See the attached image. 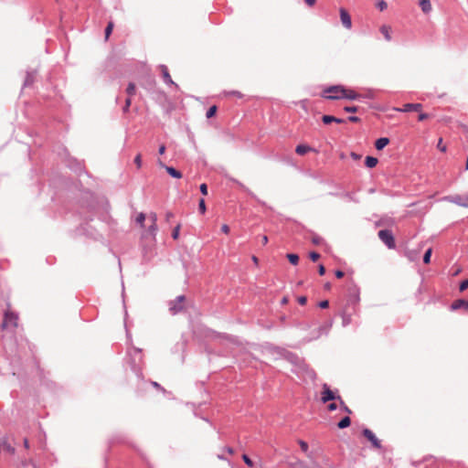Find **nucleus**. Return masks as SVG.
Wrapping results in <instances>:
<instances>
[{
	"instance_id": "nucleus-1",
	"label": "nucleus",
	"mask_w": 468,
	"mask_h": 468,
	"mask_svg": "<svg viewBox=\"0 0 468 468\" xmlns=\"http://www.w3.org/2000/svg\"><path fill=\"white\" fill-rule=\"evenodd\" d=\"M128 355L131 357L130 365L132 370L136 374L138 378L142 376V370L140 364L143 362L144 356L142 355V349L138 347H133V350L128 351Z\"/></svg>"
},
{
	"instance_id": "nucleus-2",
	"label": "nucleus",
	"mask_w": 468,
	"mask_h": 468,
	"mask_svg": "<svg viewBox=\"0 0 468 468\" xmlns=\"http://www.w3.org/2000/svg\"><path fill=\"white\" fill-rule=\"evenodd\" d=\"M360 291L355 282L350 279L346 284L347 304L356 305L360 301Z\"/></svg>"
},
{
	"instance_id": "nucleus-3",
	"label": "nucleus",
	"mask_w": 468,
	"mask_h": 468,
	"mask_svg": "<svg viewBox=\"0 0 468 468\" xmlns=\"http://www.w3.org/2000/svg\"><path fill=\"white\" fill-rule=\"evenodd\" d=\"M323 390L321 392V401L325 404L329 401L333 400H341V397L337 395V389L335 391L332 390L330 387L324 383L322 386Z\"/></svg>"
},
{
	"instance_id": "nucleus-4",
	"label": "nucleus",
	"mask_w": 468,
	"mask_h": 468,
	"mask_svg": "<svg viewBox=\"0 0 468 468\" xmlns=\"http://www.w3.org/2000/svg\"><path fill=\"white\" fill-rule=\"evenodd\" d=\"M379 239L388 248L394 249L396 247L394 235L389 229H380L378 233Z\"/></svg>"
},
{
	"instance_id": "nucleus-5",
	"label": "nucleus",
	"mask_w": 468,
	"mask_h": 468,
	"mask_svg": "<svg viewBox=\"0 0 468 468\" xmlns=\"http://www.w3.org/2000/svg\"><path fill=\"white\" fill-rule=\"evenodd\" d=\"M324 99L326 100H330V101H335V100H340V99H348V100H357L358 98H360V95L358 93H356L355 90H348V89H346L345 88V92L343 93V95H322Z\"/></svg>"
},
{
	"instance_id": "nucleus-6",
	"label": "nucleus",
	"mask_w": 468,
	"mask_h": 468,
	"mask_svg": "<svg viewBox=\"0 0 468 468\" xmlns=\"http://www.w3.org/2000/svg\"><path fill=\"white\" fill-rule=\"evenodd\" d=\"M186 300L185 295H178L175 300L169 302V312L172 314H177L184 309L183 303Z\"/></svg>"
},
{
	"instance_id": "nucleus-7",
	"label": "nucleus",
	"mask_w": 468,
	"mask_h": 468,
	"mask_svg": "<svg viewBox=\"0 0 468 468\" xmlns=\"http://www.w3.org/2000/svg\"><path fill=\"white\" fill-rule=\"evenodd\" d=\"M17 321H18L17 314L7 311L5 313V317H4V321L2 324V327L3 328H6L8 326L16 327Z\"/></svg>"
},
{
	"instance_id": "nucleus-8",
	"label": "nucleus",
	"mask_w": 468,
	"mask_h": 468,
	"mask_svg": "<svg viewBox=\"0 0 468 468\" xmlns=\"http://www.w3.org/2000/svg\"><path fill=\"white\" fill-rule=\"evenodd\" d=\"M362 434L364 437H366L371 442V444L374 448H376V449L381 448L380 441L376 437L375 433L371 430L365 428L362 431Z\"/></svg>"
},
{
	"instance_id": "nucleus-9",
	"label": "nucleus",
	"mask_w": 468,
	"mask_h": 468,
	"mask_svg": "<svg viewBox=\"0 0 468 468\" xmlns=\"http://www.w3.org/2000/svg\"><path fill=\"white\" fill-rule=\"evenodd\" d=\"M443 199L447 200L449 202H452L453 204H456L458 206H461L463 207H468V197L455 195V196L445 197Z\"/></svg>"
},
{
	"instance_id": "nucleus-10",
	"label": "nucleus",
	"mask_w": 468,
	"mask_h": 468,
	"mask_svg": "<svg viewBox=\"0 0 468 468\" xmlns=\"http://www.w3.org/2000/svg\"><path fill=\"white\" fill-rule=\"evenodd\" d=\"M340 20L344 27L350 29L352 27V19L349 13L344 7L339 9Z\"/></svg>"
},
{
	"instance_id": "nucleus-11",
	"label": "nucleus",
	"mask_w": 468,
	"mask_h": 468,
	"mask_svg": "<svg viewBox=\"0 0 468 468\" xmlns=\"http://www.w3.org/2000/svg\"><path fill=\"white\" fill-rule=\"evenodd\" d=\"M160 69H161V72H162V76H163V80H164V82L166 84V85H170V86H174L176 90L179 89L178 85L173 81L169 72H168V69L165 65H160L159 66Z\"/></svg>"
},
{
	"instance_id": "nucleus-12",
	"label": "nucleus",
	"mask_w": 468,
	"mask_h": 468,
	"mask_svg": "<svg viewBox=\"0 0 468 468\" xmlns=\"http://www.w3.org/2000/svg\"><path fill=\"white\" fill-rule=\"evenodd\" d=\"M158 165L161 167L165 168L166 173L173 178L179 179L182 177V173L179 170L176 169L175 167L165 165L161 160L158 161Z\"/></svg>"
},
{
	"instance_id": "nucleus-13",
	"label": "nucleus",
	"mask_w": 468,
	"mask_h": 468,
	"mask_svg": "<svg viewBox=\"0 0 468 468\" xmlns=\"http://www.w3.org/2000/svg\"><path fill=\"white\" fill-rule=\"evenodd\" d=\"M345 92V87L342 85H333L328 88H326L324 90L323 95H326L325 93H329L328 95H343Z\"/></svg>"
},
{
	"instance_id": "nucleus-14",
	"label": "nucleus",
	"mask_w": 468,
	"mask_h": 468,
	"mask_svg": "<svg viewBox=\"0 0 468 468\" xmlns=\"http://www.w3.org/2000/svg\"><path fill=\"white\" fill-rule=\"evenodd\" d=\"M461 308H463L464 310L468 311V300L464 299H458L455 300L450 306V309L452 311H457Z\"/></svg>"
},
{
	"instance_id": "nucleus-15",
	"label": "nucleus",
	"mask_w": 468,
	"mask_h": 468,
	"mask_svg": "<svg viewBox=\"0 0 468 468\" xmlns=\"http://www.w3.org/2000/svg\"><path fill=\"white\" fill-rule=\"evenodd\" d=\"M67 165L76 173H80L83 170L82 164L74 158H69Z\"/></svg>"
},
{
	"instance_id": "nucleus-16",
	"label": "nucleus",
	"mask_w": 468,
	"mask_h": 468,
	"mask_svg": "<svg viewBox=\"0 0 468 468\" xmlns=\"http://www.w3.org/2000/svg\"><path fill=\"white\" fill-rule=\"evenodd\" d=\"M330 195L339 197L344 198V199H346L347 201H352V202H355V203H358L359 202V200L356 197L355 193H352V192L330 193Z\"/></svg>"
},
{
	"instance_id": "nucleus-17",
	"label": "nucleus",
	"mask_w": 468,
	"mask_h": 468,
	"mask_svg": "<svg viewBox=\"0 0 468 468\" xmlns=\"http://www.w3.org/2000/svg\"><path fill=\"white\" fill-rule=\"evenodd\" d=\"M422 108V104L420 103H406L404 104L402 109H397V111L409 112H418Z\"/></svg>"
},
{
	"instance_id": "nucleus-18",
	"label": "nucleus",
	"mask_w": 468,
	"mask_h": 468,
	"mask_svg": "<svg viewBox=\"0 0 468 468\" xmlns=\"http://www.w3.org/2000/svg\"><path fill=\"white\" fill-rule=\"evenodd\" d=\"M37 74V70H27V75L23 83V87H29L31 86L35 81V77Z\"/></svg>"
},
{
	"instance_id": "nucleus-19",
	"label": "nucleus",
	"mask_w": 468,
	"mask_h": 468,
	"mask_svg": "<svg viewBox=\"0 0 468 468\" xmlns=\"http://www.w3.org/2000/svg\"><path fill=\"white\" fill-rule=\"evenodd\" d=\"M233 182L238 186V187L241 191L245 192L247 195H249L250 197H252L256 201L261 202L260 199L257 197V196L253 192H251L246 186H244L241 182H239V180H236V179H233Z\"/></svg>"
},
{
	"instance_id": "nucleus-20",
	"label": "nucleus",
	"mask_w": 468,
	"mask_h": 468,
	"mask_svg": "<svg viewBox=\"0 0 468 468\" xmlns=\"http://www.w3.org/2000/svg\"><path fill=\"white\" fill-rule=\"evenodd\" d=\"M296 154L299 155H303L308 152H317L316 149L307 145V144H298L295 148Z\"/></svg>"
},
{
	"instance_id": "nucleus-21",
	"label": "nucleus",
	"mask_w": 468,
	"mask_h": 468,
	"mask_svg": "<svg viewBox=\"0 0 468 468\" xmlns=\"http://www.w3.org/2000/svg\"><path fill=\"white\" fill-rule=\"evenodd\" d=\"M389 144V139L388 137H380L376 140L375 147L378 151L383 150Z\"/></svg>"
},
{
	"instance_id": "nucleus-22",
	"label": "nucleus",
	"mask_w": 468,
	"mask_h": 468,
	"mask_svg": "<svg viewBox=\"0 0 468 468\" xmlns=\"http://www.w3.org/2000/svg\"><path fill=\"white\" fill-rule=\"evenodd\" d=\"M284 357L286 358V360H288L289 362H291L292 364H294V365H297L300 362L299 356L296 354L290 352V351L285 352Z\"/></svg>"
},
{
	"instance_id": "nucleus-23",
	"label": "nucleus",
	"mask_w": 468,
	"mask_h": 468,
	"mask_svg": "<svg viewBox=\"0 0 468 468\" xmlns=\"http://www.w3.org/2000/svg\"><path fill=\"white\" fill-rule=\"evenodd\" d=\"M378 163V160L377 157H374V156H367L366 159H365V165L367 167V168H373L375 167Z\"/></svg>"
},
{
	"instance_id": "nucleus-24",
	"label": "nucleus",
	"mask_w": 468,
	"mask_h": 468,
	"mask_svg": "<svg viewBox=\"0 0 468 468\" xmlns=\"http://www.w3.org/2000/svg\"><path fill=\"white\" fill-rule=\"evenodd\" d=\"M420 6L423 13L428 14L431 11L430 0H420Z\"/></svg>"
},
{
	"instance_id": "nucleus-25",
	"label": "nucleus",
	"mask_w": 468,
	"mask_h": 468,
	"mask_svg": "<svg viewBox=\"0 0 468 468\" xmlns=\"http://www.w3.org/2000/svg\"><path fill=\"white\" fill-rule=\"evenodd\" d=\"M350 424H351V419L348 416H346L338 421L337 427L339 429L343 430V429L349 427Z\"/></svg>"
},
{
	"instance_id": "nucleus-26",
	"label": "nucleus",
	"mask_w": 468,
	"mask_h": 468,
	"mask_svg": "<svg viewBox=\"0 0 468 468\" xmlns=\"http://www.w3.org/2000/svg\"><path fill=\"white\" fill-rule=\"evenodd\" d=\"M379 30H380L381 34L384 36V37H385V39L387 41H390L391 40V36H390V33H389V31H390L389 27H388L386 25H383V26L380 27Z\"/></svg>"
},
{
	"instance_id": "nucleus-27",
	"label": "nucleus",
	"mask_w": 468,
	"mask_h": 468,
	"mask_svg": "<svg viewBox=\"0 0 468 468\" xmlns=\"http://www.w3.org/2000/svg\"><path fill=\"white\" fill-rule=\"evenodd\" d=\"M288 261H290L291 264L292 265H297L298 262H299V256L295 253H288L286 255Z\"/></svg>"
},
{
	"instance_id": "nucleus-28",
	"label": "nucleus",
	"mask_w": 468,
	"mask_h": 468,
	"mask_svg": "<svg viewBox=\"0 0 468 468\" xmlns=\"http://www.w3.org/2000/svg\"><path fill=\"white\" fill-rule=\"evenodd\" d=\"M135 84L133 82H129L127 88H126V92L128 94L129 97H132L135 94Z\"/></svg>"
},
{
	"instance_id": "nucleus-29",
	"label": "nucleus",
	"mask_w": 468,
	"mask_h": 468,
	"mask_svg": "<svg viewBox=\"0 0 468 468\" xmlns=\"http://www.w3.org/2000/svg\"><path fill=\"white\" fill-rule=\"evenodd\" d=\"M342 319H343V326H346L351 323V315L349 314H346V311L342 314Z\"/></svg>"
},
{
	"instance_id": "nucleus-30",
	"label": "nucleus",
	"mask_w": 468,
	"mask_h": 468,
	"mask_svg": "<svg viewBox=\"0 0 468 468\" xmlns=\"http://www.w3.org/2000/svg\"><path fill=\"white\" fill-rule=\"evenodd\" d=\"M431 253H432V250L430 248L428 249L424 255H423V262L425 264H429L431 262Z\"/></svg>"
},
{
	"instance_id": "nucleus-31",
	"label": "nucleus",
	"mask_w": 468,
	"mask_h": 468,
	"mask_svg": "<svg viewBox=\"0 0 468 468\" xmlns=\"http://www.w3.org/2000/svg\"><path fill=\"white\" fill-rule=\"evenodd\" d=\"M217 110L218 108L216 105L209 107L206 113L207 118L209 119L215 116V114L217 113Z\"/></svg>"
},
{
	"instance_id": "nucleus-32",
	"label": "nucleus",
	"mask_w": 468,
	"mask_h": 468,
	"mask_svg": "<svg viewBox=\"0 0 468 468\" xmlns=\"http://www.w3.org/2000/svg\"><path fill=\"white\" fill-rule=\"evenodd\" d=\"M158 230L157 224L151 223L148 227V232L154 238Z\"/></svg>"
},
{
	"instance_id": "nucleus-33",
	"label": "nucleus",
	"mask_w": 468,
	"mask_h": 468,
	"mask_svg": "<svg viewBox=\"0 0 468 468\" xmlns=\"http://www.w3.org/2000/svg\"><path fill=\"white\" fill-rule=\"evenodd\" d=\"M145 214L141 212L136 218V222L143 228L144 226Z\"/></svg>"
},
{
	"instance_id": "nucleus-34",
	"label": "nucleus",
	"mask_w": 468,
	"mask_h": 468,
	"mask_svg": "<svg viewBox=\"0 0 468 468\" xmlns=\"http://www.w3.org/2000/svg\"><path fill=\"white\" fill-rule=\"evenodd\" d=\"M334 121H335V116H333V115H323V117H322V122L324 124H330V123L334 122Z\"/></svg>"
},
{
	"instance_id": "nucleus-35",
	"label": "nucleus",
	"mask_w": 468,
	"mask_h": 468,
	"mask_svg": "<svg viewBox=\"0 0 468 468\" xmlns=\"http://www.w3.org/2000/svg\"><path fill=\"white\" fill-rule=\"evenodd\" d=\"M3 448L5 451H6L10 454H14L16 452V449L11 444H9L7 442L3 443Z\"/></svg>"
},
{
	"instance_id": "nucleus-36",
	"label": "nucleus",
	"mask_w": 468,
	"mask_h": 468,
	"mask_svg": "<svg viewBox=\"0 0 468 468\" xmlns=\"http://www.w3.org/2000/svg\"><path fill=\"white\" fill-rule=\"evenodd\" d=\"M198 210H199L200 214L206 213L207 207H206V203H205L204 198H201L198 202Z\"/></svg>"
},
{
	"instance_id": "nucleus-37",
	"label": "nucleus",
	"mask_w": 468,
	"mask_h": 468,
	"mask_svg": "<svg viewBox=\"0 0 468 468\" xmlns=\"http://www.w3.org/2000/svg\"><path fill=\"white\" fill-rule=\"evenodd\" d=\"M112 28H113V23L112 22H110L107 27H105V30H104V33H105V37L108 38L110 37V35L112 34Z\"/></svg>"
},
{
	"instance_id": "nucleus-38",
	"label": "nucleus",
	"mask_w": 468,
	"mask_h": 468,
	"mask_svg": "<svg viewBox=\"0 0 468 468\" xmlns=\"http://www.w3.org/2000/svg\"><path fill=\"white\" fill-rule=\"evenodd\" d=\"M180 227H181V226H180V224H177V225L175 227V229H173V231H172V238H173L174 239H178V237H179V232H180Z\"/></svg>"
},
{
	"instance_id": "nucleus-39",
	"label": "nucleus",
	"mask_w": 468,
	"mask_h": 468,
	"mask_svg": "<svg viewBox=\"0 0 468 468\" xmlns=\"http://www.w3.org/2000/svg\"><path fill=\"white\" fill-rule=\"evenodd\" d=\"M339 403H340V410L348 413V414H351L352 411L346 405V403L344 402V400L341 399V400H338Z\"/></svg>"
},
{
	"instance_id": "nucleus-40",
	"label": "nucleus",
	"mask_w": 468,
	"mask_h": 468,
	"mask_svg": "<svg viewBox=\"0 0 468 468\" xmlns=\"http://www.w3.org/2000/svg\"><path fill=\"white\" fill-rule=\"evenodd\" d=\"M224 94L226 96H236L238 98H242L241 92H239L238 90L224 91Z\"/></svg>"
},
{
	"instance_id": "nucleus-41",
	"label": "nucleus",
	"mask_w": 468,
	"mask_h": 468,
	"mask_svg": "<svg viewBox=\"0 0 468 468\" xmlns=\"http://www.w3.org/2000/svg\"><path fill=\"white\" fill-rule=\"evenodd\" d=\"M320 257H321V256H320V254H319L318 252H316V251H311V252L309 253V258H310V260H311L312 261H318V260L320 259Z\"/></svg>"
},
{
	"instance_id": "nucleus-42",
	"label": "nucleus",
	"mask_w": 468,
	"mask_h": 468,
	"mask_svg": "<svg viewBox=\"0 0 468 468\" xmlns=\"http://www.w3.org/2000/svg\"><path fill=\"white\" fill-rule=\"evenodd\" d=\"M299 445H300L301 450L303 452H308L309 446H308V443L306 441H304L303 440H300L299 441Z\"/></svg>"
},
{
	"instance_id": "nucleus-43",
	"label": "nucleus",
	"mask_w": 468,
	"mask_h": 468,
	"mask_svg": "<svg viewBox=\"0 0 468 468\" xmlns=\"http://www.w3.org/2000/svg\"><path fill=\"white\" fill-rule=\"evenodd\" d=\"M466 289H468V279L462 281L459 285L460 292H463Z\"/></svg>"
},
{
	"instance_id": "nucleus-44",
	"label": "nucleus",
	"mask_w": 468,
	"mask_h": 468,
	"mask_svg": "<svg viewBox=\"0 0 468 468\" xmlns=\"http://www.w3.org/2000/svg\"><path fill=\"white\" fill-rule=\"evenodd\" d=\"M242 460L249 467H253V462L247 454L242 455Z\"/></svg>"
},
{
	"instance_id": "nucleus-45",
	"label": "nucleus",
	"mask_w": 468,
	"mask_h": 468,
	"mask_svg": "<svg viewBox=\"0 0 468 468\" xmlns=\"http://www.w3.org/2000/svg\"><path fill=\"white\" fill-rule=\"evenodd\" d=\"M312 242L314 244V245H320L322 242H323V239L318 236V235H314L313 238H312Z\"/></svg>"
},
{
	"instance_id": "nucleus-46",
	"label": "nucleus",
	"mask_w": 468,
	"mask_h": 468,
	"mask_svg": "<svg viewBox=\"0 0 468 468\" xmlns=\"http://www.w3.org/2000/svg\"><path fill=\"white\" fill-rule=\"evenodd\" d=\"M358 110L357 106H345L344 111L346 112H356Z\"/></svg>"
},
{
	"instance_id": "nucleus-47",
	"label": "nucleus",
	"mask_w": 468,
	"mask_h": 468,
	"mask_svg": "<svg viewBox=\"0 0 468 468\" xmlns=\"http://www.w3.org/2000/svg\"><path fill=\"white\" fill-rule=\"evenodd\" d=\"M437 148H438L441 152H446V149H447V148H446V145H444V144H442V139H441V138H440V139H439V142H438V144H437Z\"/></svg>"
},
{
	"instance_id": "nucleus-48",
	"label": "nucleus",
	"mask_w": 468,
	"mask_h": 468,
	"mask_svg": "<svg viewBox=\"0 0 468 468\" xmlns=\"http://www.w3.org/2000/svg\"><path fill=\"white\" fill-rule=\"evenodd\" d=\"M199 190H200L202 195H204V196L207 195V184H205V183L201 184L200 186H199Z\"/></svg>"
},
{
	"instance_id": "nucleus-49",
	"label": "nucleus",
	"mask_w": 468,
	"mask_h": 468,
	"mask_svg": "<svg viewBox=\"0 0 468 468\" xmlns=\"http://www.w3.org/2000/svg\"><path fill=\"white\" fill-rule=\"evenodd\" d=\"M134 163L137 168H140L142 166V157L140 154L135 156Z\"/></svg>"
},
{
	"instance_id": "nucleus-50",
	"label": "nucleus",
	"mask_w": 468,
	"mask_h": 468,
	"mask_svg": "<svg viewBox=\"0 0 468 468\" xmlns=\"http://www.w3.org/2000/svg\"><path fill=\"white\" fill-rule=\"evenodd\" d=\"M149 219L151 223L157 224V214L154 212L150 213Z\"/></svg>"
},
{
	"instance_id": "nucleus-51",
	"label": "nucleus",
	"mask_w": 468,
	"mask_h": 468,
	"mask_svg": "<svg viewBox=\"0 0 468 468\" xmlns=\"http://www.w3.org/2000/svg\"><path fill=\"white\" fill-rule=\"evenodd\" d=\"M297 302H298V303H299V304H301V305H304V304L307 303V297H306V296H303V295L299 296V297L297 298Z\"/></svg>"
},
{
	"instance_id": "nucleus-52",
	"label": "nucleus",
	"mask_w": 468,
	"mask_h": 468,
	"mask_svg": "<svg viewBox=\"0 0 468 468\" xmlns=\"http://www.w3.org/2000/svg\"><path fill=\"white\" fill-rule=\"evenodd\" d=\"M306 373L308 378H310L312 380H314L316 378V373L313 369H307Z\"/></svg>"
},
{
	"instance_id": "nucleus-53",
	"label": "nucleus",
	"mask_w": 468,
	"mask_h": 468,
	"mask_svg": "<svg viewBox=\"0 0 468 468\" xmlns=\"http://www.w3.org/2000/svg\"><path fill=\"white\" fill-rule=\"evenodd\" d=\"M318 306L322 309H325L329 306V302L328 300H323L321 301L319 303H318Z\"/></svg>"
},
{
	"instance_id": "nucleus-54",
	"label": "nucleus",
	"mask_w": 468,
	"mask_h": 468,
	"mask_svg": "<svg viewBox=\"0 0 468 468\" xmlns=\"http://www.w3.org/2000/svg\"><path fill=\"white\" fill-rule=\"evenodd\" d=\"M346 121H349L351 122H360V118L356 115H351L347 117Z\"/></svg>"
},
{
	"instance_id": "nucleus-55",
	"label": "nucleus",
	"mask_w": 468,
	"mask_h": 468,
	"mask_svg": "<svg viewBox=\"0 0 468 468\" xmlns=\"http://www.w3.org/2000/svg\"><path fill=\"white\" fill-rule=\"evenodd\" d=\"M337 409V405L335 402H331L327 405V410L329 411H335Z\"/></svg>"
},
{
	"instance_id": "nucleus-56",
	"label": "nucleus",
	"mask_w": 468,
	"mask_h": 468,
	"mask_svg": "<svg viewBox=\"0 0 468 468\" xmlns=\"http://www.w3.org/2000/svg\"><path fill=\"white\" fill-rule=\"evenodd\" d=\"M428 118H429V114H428V113H425V112H421V113H420V114H419V116H418V120H419L420 122H422V121H424V120H426V119H428Z\"/></svg>"
},
{
	"instance_id": "nucleus-57",
	"label": "nucleus",
	"mask_w": 468,
	"mask_h": 468,
	"mask_svg": "<svg viewBox=\"0 0 468 468\" xmlns=\"http://www.w3.org/2000/svg\"><path fill=\"white\" fill-rule=\"evenodd\" d=\"M335 277L337 279H341V278H343L345 276V272L343 271H341V270H336L335 271Z\"/></svg>"
},
{
	"instance_id": "nucleus-58",
	"label": "nucleus",
	"mask_w": 468,
	"mask_h": 468,
	"mask_svg": "<svg viewBox=\"0 0 468 468\" xmlns=\"http://www.w3.org/2000/svg\"><path fill=\"white\" fill-rule=\"evenodd\" d=\"M318 273L323 276L325 273V267L323 264H319L318 266Z\"/></svg>"
},
{
	"instance_id": "nucleus-59",
	"label": "nucleus",
	"mask_w": 468,
	"mask_h": 468,
	"mask_svg": "<svg viewBox=\"0 0 468 468\" xmlns=\"http://www.w3.org/2000/svg\"><path fill=\"white\" fill-rule=\"evenodd\" d=\"M221 231L225 234L229 233V227L227 224L222 225Z\"/></svg>"
},
{
	"instance_id": "nucleus-60",
	"label": "nucleus",
	"mask_w": 468,
	"mask_h": 468,
	"mask_svg": "<svg viewBox=\"0 0 468 468\" xmlns=\"http://www.w3.org/2000/svg\"><path fill=\"white\" fill-rule=\"evenodd\" d=\"M378 7L382 11L387 8V3L385 1H381L378 3Z\"/></svg>"
},
{
	"instance_id": "nucleus-61",
	"label": "nucleus",
	"mask_w": 468,
	"mask_h": 468,
	"mask_svg": "<svg viewBox=\"0 0 468 468\" xmlns=\"http://www.w3.org/2000/svg\"><path fill=\"white\" fill-rule=\"evenodd\" d=\"M346 122V119H342V118H338V117H335V121H334V122L339 123V124L345 123Z\"/></svg>"
},
{
	"instance_id": "nucleus-62",
	"label": "nucleus",
	"mask_w": 468,
	"mask_h": 468,
	"mask_svg": "<svg viewBox=\"0 0 468 468\" xmlns=\"http://www.w3.org/2000/svg\"><path fill=\"white\" fill-rule=\"evenodd\" d=\"M172 218H174V214L172 212H166V214H165V220L167 222H169Z\"/></svg>"
},
{
	"instance_id": "nucleus-63",
	"label": "nucleus",
	"mask_w": 468,
	"mask_h": 468,
	"mask_svg": "<svg viewBox=\"0 0 468 468\" xmlns=\"http://www.w3.org/2000/svg\"><path fill=\"white\" fill-rule=\"evenodd\" d=\"M165 152V144L160 145V147L158 149L159 154H164Z\"/></svg>"
},
{
	"instance_id": "nucleus-64",
	"label": "nucleus",
	"mask_w": 468,
	"mask_h": 468,
	"mask_svg": "<svg viewBox=\"0 0 468 468\" xmlns=\"http://www.w3.org/2000/svg\"><path fill=\"white\" fill-rule=\"evenodd\" d=\"M315 1L316 0H304V2L310 6L314 5L315 4Z\"/></svg>"
}]
</instances>
